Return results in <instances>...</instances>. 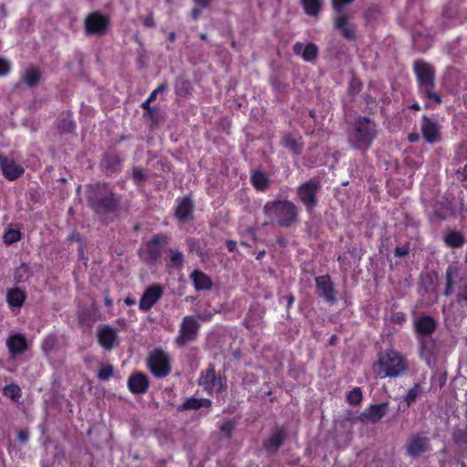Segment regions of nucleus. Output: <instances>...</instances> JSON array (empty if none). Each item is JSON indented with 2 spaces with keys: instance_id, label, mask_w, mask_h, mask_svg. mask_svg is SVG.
Instances as JSON below:
<instances>
[{
  "instance_id": "f257e3e1",
  "label": "nucleus",
  "mask_w": 467,
  "mask_h": 467,
  "mask_svg": "<svg viewBox=\"0 0 467 467\" xmlns=\"http://www.w3.org/2000/svg\"><path fill=\"white\" fill-rule=\"evenodd\" d=\"M87 198L90 209L100 218H110L112 221L130 213V201L116 192L109 183L89 184L87 189Z\"/></svg>"
},
{
  "instance_id": "f03ea898",
  "label": "nucleus",
  "mask_w": 467,
  "mask_h": 467,
  "mask_svg": "<svg viewBox=\"0 0 467 467\" xmlns=\"http://www.w3.org/2000/svg\"><path fill=\"white\" fill-rule=\"evenodd\" d=\"M377 137V124L368 117L359 116L347 130V140L350 148L362 153L368 151Z\"/></svg>"
},
{
  "instance_id": "7ed1b4c3",
  "label": "nucleus",
  "mask_w": 467,
  "mask_h": 467,
  "mask_svg": "<svg viewBox=\"0 0 467 467\" xmlns=\"http://www.w3.org/2000/svg\"><path fill=\"white\" fill-rule=\"evenodd\" d=\"M413 71L416 76L418 91L425 100H432L435 104L441 103V97L435 91V69L434 67L424 60L417 59L413 63ZM426 109L431 108L430 102Z\"/></svg>"
},
{
  "instance_id": "20e7f679",
  "label": "nucleus",
  "mask_w": 467,
  "mask_h": 467,
  "mask_svg": "<svg viewBox=\"0 0 467 467\" xmlns=\"http://www.w3.org/2000/svg\"><path fill=\"white\" fill-rule=\"evenodd\" d=\"M265 215L275 218L281 227H291L298 219L299 209L291 201L274 200L267 202L263 208Z\"/></svg>"
},
{
  "instance_id": "39448f33",
  "label": "nucleus",
  "mask_w": 467,
  "mask_h": 467,
  "mask_svg": "<svg viewBox=\"0 0 467 467\" xmlns=\"http://www.w3.org/2000/svg\"><path fill=\"white\" fill-rule=\"evenodd\" d=\"M374 367L379 368L378 375L380 378H397L405 374L409 369L407 359L393 349L386 350L384 354H381Z\"/></svg>"
},
{
  "instance_id": "423d86ee",
  "label": "nucleus",
  "mask_w": 467,
  "mask_h": 467,
  "mask_svg": "<svg viewBox=\"0 0 467 467\" xmlns=\"http://www.w3.org/2000/svg\"><path fill=\"white\" fill-rule=\"evenodd\" d=\"M445 280L443 296H451L457 285L456 300L459 304L464 303L467 306V270L451 264L446 269Z\"/></svg>"
},
{
  "instance_id": "0eeeda50",
  "label": "nucleus",
  "mask_w": 467,
  "mask_h": 467,
  "mask_svg": "<svg viewBox=\"0 0 467 467\" xmlns=\"http://www.w3.org/2000/svg\"><path fill=\"white\" fill-rule=\"evenodd\" d=\"M198 385L207 392L214 390L216 393H223L227 389V379L225 375L216 374L215 366L210 363L205 369L201 371Z\"/></svg>"
},
{
  "instance_id": "6e6552de",
  "label": "nucleus",
  "mask_w": 467,
  "mask_h": 467,
  "mask_svg": "<svg viewBox=\"0 0 467 467\" xmlns=\"http://www.w3.org/2000/svg\"><path fill=\"white\" fill-rule=\"evenodd\" d=\"M318 179H310L296 188L297 199L304 204L307 213H311L318 204L317 194L321 191Z\"/></svg>"
},
{
  "instance_id": "1a4fd4ad",
  "label": "nucleus",
  "mask_w": 467,
  "mask_h": 467,
  "mask_svg": "<svg viewBox=\"0 0 467 467\" xmlns=\"http://www.w3.org/2000/svg\"><path fill=\"white\" fill-rule=\"evenodd\" d=\"M147 366L150 373L158 379L167 377L171 371V362L169 354L160 348L149 353Z\"/></svg>"
},
{
  "instance_id": "9d476101",
  "label": "nucleus",
  "mask_w": 467,
  "mask_h": 467,
  "mask_svg": "<svg viewBox=\"0 0 467 467\" xmlns=\"http://www.w3.org/2000/svg\"><path fill=\"white\" fill-rule=\"evenodd\" d=\"M110 27V18L99 11L89 13L84 20V33L87 36H103Z\"/></svg>"
},
{
  "instance_id": "9b49d317",
  "label": "nucleus",
  "mask_w": 467,
  "mask_h": 467,
  "mask_svg": "<svg viewBox=\"0 0 467 467\" xmlns=\"http://www.w3.org/2000/svg\"><path fill=\"white\" fill-rule=\"evenodd\" d=\"M405 454L411 459H419L431 451L430 438L424 432L410 435L404 445Z\"/></svg>"
},
{
  "instance_id": "f8f14e48",
  "label": "nucleus",
  "mask_w": 467,
  "mask_h": 467,
  "mask_svg": "<svg viewBox=\"0 0 467 467\" xmlns=\"http://www.w3.org/2000/svg\"><path fill=\"white\" fill-rule=\"evenodd\" d=\"M200 329V324L193 316H186L180 324L178 336L175 337V344L179 348H183L187 344L197 339Z\"/></svg>"
},
{
  "instance_id": "ddd939ff",
  "label": "nucleus",
  "mask_w": 467,
  "mask_h": 467,
  "mask_svg": "<svg viewBox=\"0 0 467 467\" xmlns=\"http://www.w3.org/2000/svg\"><path fill=\"white\" fill-rule=\"evenodd\" d=\"M124 158L116 150L104 152L100 160V169L107 176L119 174L122 171Z\"/></svg>"
},
{
  "instance_id": "4468645a",
  "label": "nucleus",
  "mask_w": 467,
  "mask_h": 467,
  "mask_svg": "<svg viewBox=\"0 0 467 467\" xmlns=\"http://www.w3.org/2000/svg\"><path fill=\"white\" fill-rule=\"evenodd\" d=\"M389 402H381L379 404H371L368 408L365 409L353 421L360 422L362 424H375L381 420L386 416L389 410Z\"/></svg>"
},
{
  "instance_id": "2eb2a0df",
  "label": "nucleus",
  "mask_w": 467,
  "mask_h": 467,
  "mask_svg": "<svg viewBox=\"0 0 467 467\" xmlns=\"http://www.w3.org/2000/svg\"><path fill=\"white\" fill-rule=\"evenodd\" d=\"M334 29L348 41H355L358 38L357 26L350 21V16L345 13H339L333 22Z\"/></svg>"
},
{
  "instance_id": "dca6fc26",
  "label": "nucleus",
  "mask_w": 467,
  "mask_h": 467,
  "mask_svg": "<svg viewBox=\"0 0 467 467\" xmlns=\"http://www.w3.org/2000/svg\"><path fill=\"white\" fill-rule=\"evenodd\" d=\"M317 293L330 305L337 303V290L328 275H319L315 278Z\"/></svg>"
},
{
  "instance_id": "f3484780",
  "label": "nucleus",
  "mask_w": 467,
  "mask_h": 467,
  "mask_svg": "<svg viewBox=\"0 0 467 467\" xmlns=\"http://www.w3.org/2000/svg\"><path fill=\"white\" fill-rule=\"evenodd\" d=\"M167 244V236L163 234H155L152 236L146 244V253L150 263L155 264L161 257L162 251Z\"/></svg>"
},
{
  "instance_id": "a211bd4d",
  "label": "nucleus",
  "mask_w": 467,
  "mask_h": 467,
  "mask_svg": "<svg viewBox=\"0 0 467 467\" xmlns=\"http://www.w3.org/2000/svg\"><path fill=\"white\" fill-rule=\"evenodd\" d=\"M98 340L99 345L108 351L119 344L118 331L110 326H103L99 328Z\"/></svg>"
},
{
  "instance_id": "6ab92c4d",
  "label": "nucleus",
  "mask_w": 467,
  "mask_h": 467,
  "mask_svg": "<svg viewBox=\"0 0 467 467\" xmlns=\"http://www.w3.org/2000/svg\"><path fill=\"white\" fill-rule=\"evenodd\" d=\"M163 289L160 285L149 286L140 300V309L149 311L162 296Z\"/></svg>"
},
{
  "instance_id": "aec40b11",
  "label": "nucleus",
  "mask_w": 467,
  "mask_h": 467,
  "mask_svg": "<svg viewBox=\"0 0 467 467\" xmlns=\"http://www.w3.org/2000/svg\"><path fill=\"white\" fill-rule=\"evenodd\" d=\"M286 434L285 431L282 428L276 426L272 430L269 437L264 441L263 447L267 451V453L273 455L284 444Z\"/></svg>"
},
{
  "instance_id": "412c9836",
  "label": "nucleus",
  "mask_w": 467,
  "mask_h": 467,
  "mask_svg": "<svg viewBox=\"0 0 467 467\" xmlns=\"http://www.w3.org/2000/svg\"><path fill=\"white\" fill-rule=\"evenodd\" d=\"M0 167L4 177L9 181H15L21 177L25 169L14 160L0 154Z\"/></svg>"
},
{
  "instance_id": "4be33fe9",
  "label": "nucleus",
  "mask_w": 467,
  "mask_h": 467,
  "mask_svg": "<svg viewBox=\"0 0 467 467\" xmlns=\"http://www.w3.org/2000/svg\"><path fill=\"white\" fill-rule=\"evenodd\" d=\"M280 144L296 156L302 154L305 147L302 136L292 132L284 133Z\"/></svg>"
},
{
  "instance_id": "5701e85b",
  "label": "nucleus",
  "mask_w": 467,
  "mask_h": 467,
  "mask_svg": "<svg viewBox=\"0 0 467 467\" xmlns=\"http://www.w3.org/2000/svg\"><path fill=\"white\" fill-rule=\"evenodd\" d=\"M194 204L190 196H184L177 200L175 217L180 223H186L192 219Z\"/></svg>"
},
{
  "instance_id": "b1692460",
  "label": "nucleus",
  "mask_w": 467,
  "mask_h": 467,
  "mask_svg": "<svg viewBox=\"0 0 467 467\" xmlns=\"http://www.w3.org/2000/svg\"><path fill=\"white\" fill-rule=\"evenodd\" d=\"M422 136L430 143L437 142L441 140L440 128L436 119L424 115L421 123Z\"/></svg>"
},
{
  "instance_id": "393cba45",
  "label": "nucleus",
  "mask_w": 467,
  "mask_h": 467,
  "mask_svg": "<svg viewBox=\"0 0 467 467\" xmlns=\"http://www.w3.org/2000/svg\"><path fill=\"white\" fill-rule=\"evenodd\" d=\"M128 388L133 394H143L149 389V379L142 372H135L128 379Z\"/></svg>"
},
{
  "instance_id": "a878e982",
  "label": "nucleus",
  "mask_w": 467,
  "mask_h": 467,
  "mask_svg": "<svg viewBox=\"0 0 467 467\" xmlns=\"http://www.w3.org/2000/svg\"><path fill=\"white\" fill-rule=\"evenodd\" d=\"M6 346L13 357L24 354L28 348L26 337L20 333L10 336L6 340Z\"/></svg>"
},
{
  "instance_id": "bb28decb",
  "label": "nucleus",
  "mask_w": 467,
  "mask_h": 467,
  "mask_svg": "<svg viewBox=\"0 0 467 467\" xmlns=\"http://www.w3.org/2000/svg\"><path fill=\"white\" fill-rule=\"evenodd\" d=\"M415 331L424 337H429L437 328V322L430 316H423L414 321Z\"/></svg>"
},
{
  "instance_id": "cd10ccee",
  "label": "nucleus",
  "mask_w": 467,
  "mask_h": 467,
  "mask_svg": "<svg viewBox=\"0 0 467 467\" xmlns=\"http://www.w3.org/2000/svg\"><path fill=\"white\" fill-rule=\"evenodd\" d=\"M99 319V313L96 306L81 307L78 311V320L81 326L90 327Z\"/></svg>"
},
{
  "instance_id": "c85d7f7f",
  "label": "nucleus",
  "mask_w": 467,
  "mask_h": 467,
  "mask_svg": "<svg viewBox=\"0 0 467 467\" xmlns=\"http://www.w3.org/2000/svg\"><path fill=\"white\" fill-rule=\"evenodd\" d=\"M293 51L296 55H300L305 61L312 62L317 57L318 48L314 43L304 45L301 42H296L293 47Z\"/></svg>"
},
{
  "instance_id": "c756f323",
  "label": "nucleus",
  "mask_w": 467,
  "mask_h": 467,
  "mask_svg": "<svg viewBox=\"0 0 467 467\" xmlns=\"http://www.w3.org/2000/svg\"><path fill=\"white\" fill-rule=\"evenodd\" d=\"M212 400L210 399L205 398H194L191 397L186 399L181 405L177 407L178 411H185L192 410H200L202 408H205L210 410L212 407Z\"/></svg>"
},
{
  "instance_id": "7c9ffc66",
  "label": "nucleus",
  "mask_w": 467,
  "mask_h": 467,
  "mask_svg": "<svg viewBox=\"0 0 467 467\" xmlns=\"http://www.w3.org/2000/svg\"><path fill=\"white\" fill-rule=\"evenodd\" d=\"M193 286L197 291L209 290L213 286V281L209 275L201 270H193L190 275Z\"/></svg>"
},
{
  "instance_id": "2f4dec72",
  "label": "nucleus",
  "mask_w": 467,
  "mask_h": 467,
  "mask_svg": "<svg viewBox=\"0 0 467 467\" xmlns=\"http://www.w3.org/2000/svg\"><path fill=\"white\" fill-rule=\"evenodd\" d=\"M42 77V71L39 67L31 66L25 69L22 79L25 85L30 88H36Z\"/></svg>"
},
{
  "instance_id": "473e14b6",
  "label": "nucleus",
  "mask_w": 467,
  "mask_h": 467,
  "mask_svg": "<svg viewBox=\"0 0 467 467\" xmlns=\"http://www.w3.org/2000/svg\"><path fill=\"white\" fill-rule=\"evenodd\" d=\"M252 185L259 192H265L270 187V180L261 170L254 171L250 178Z\"/></svg>"
},
{
  "instance_id": "72a5a7b5",
  "label": "nucleus",
  "mask_w": 467,
  "mask_h": 467,
  "mask_svg": "<svg viewBox=\"0 0 467 467\" xmlns=\"http://www.w3.org/2000/svg\"><path fill=\"white\" fill-rule=\"evenodd\" d=\"M443 241L450 248H460L466 243V238L461 232L450 230L444 234Z\"/></svg>"
},
{
  "instance_id": "f704fd0d",
  "label": "nucleus",
  "mask_w": 467,
  "mask_h": 467,
  "mask_svg": "<svg viewBox=\"0 0 467 467\" xmlns=\"http://www.w3.org/2000/svg\"><path fill=\"white\" fill-rule=\"evenodd\" d=\"M175 93L179 97L186 98L192 94V83L182 76H178L174 83Z\"/></svg>"
},
{
  "instance_id": "c9c22d12",
  "label": "nucleus",
  "mask_w": 467,
  "mask_h": 467,
  "mask_svg": "<svg viewBox=\"0 0 467 467\" xmlns=\"http://www.w3.org/2000/svg\"><path fill=\"white\" fill-rule=\"evenodd\" d=\"M26 300V294L21 289L15 287L9 289L6 293V301L9 306L21 307Z\"/></svg>"
},
{
  "instance_id": "e433bc0d",
  "label": "nucleus",
  "mask_w": 467,
  "mask_h": 467,
  "mask_svg": "<svg viewBox=\"0 0 467 467\" xmlns=\"http://www.w3.org/2000/svg\"><path fill=\"white\" fill-rule=\"evenodd\" d=\"M143 117L150 122L149 127L153 130L164 121L165 112L161 109L155 107L149 113H143Z\"/></svg>"
},
{
  "instance_id": "4c0bfd02",
  "label": "nucleus",
  "mask_w": 467,
  "mask_h": 467,
  "mask_svg": "<svg viewBox=\"0 0 467 467\" xmlns=\"http://www.w3.org/2000/svg\"><path fill=\"white\" fill-rule=\"evenodd\" d=\"M364 19L367 21V23L369 24H376L379 22L383 17L382 9L378 5H369L365 10H364Z\"/></svg>"
},
{
  "instance_id": "58836bf2",
  "label": "nucleus",
  "mask_w": 467,
  "mask_h": 467,
  "mask_svg": "<svg viewBox=\"0 0 467 467\" xmlns=\"http://www.w3.org/2000/svg\"><path fill=\"white\" fill-rule=\"evenodd\" d=\"M304 11L310 16H316L319 14L323 0H301Z\"/></svg>"
},
{
  "instance_id": "ea45409f",
  "label": "nucleus",
  "mask_w": 467,
  "mask_h": 467,
  "mask_svg": "<svg viewBox=\"0 0 467 467\" xmlns=\"http://www.w3.org/2000/svg\"><path fill=\"white\" fill-rule=\"evenodd\" d=\"M130 176H131L132 181L134 182V184L137 187L143 186L145 182L149 178L147 170H145L140 166L132 167Z\"/></svg>"
},
{
  "instance_id": "a19ab883",
  "label": "nucleus",
  "mask_w": 467,
  "mask_h": 467,
  "mask_svg": "<svg viewBox=\"0 0 467 467\" xmlns=\"http://www.w3.org/2000/svg\"><path fill=\"white\" fill-rule=\"evenodd\" d=\"M32 275L31 268L30 266L26 264L22 263L15 272V281L16 284L19 283H25L26 282L30 276Z\"/></svg>"
},
{
  "instance_id": "79ce46f5",
  "label": "nucleus",
  "mask_w": 467,
  "mask_h": 467,
  "mask_svg": "<svg viewBox=\"0 0 467 467\" xmlns=\"http://www.w3.org/2000/svg\"><path fill=\"white\" fill-rule=\"evenodd\" d=\"M3 394L12 400L17 401L22 396V391L18 385L10 383L4 387Z\"/></svg>"
},
{
  "instance_id": "37998d69",
  "label": "nucleus",
  "mask_w": 467,
  "mask_h": 467,
  "mask_svg": "<svg viewBox=\"0 0 467 467\" xmlns=\"http://www.w3.org/2000/svg\"><path fill=\"white\" fill-rule=\"evenodd\" d=\"M422 388L420 383H416L412 388H410L407 394L404 396L403 400L406 402L407 406H411L417 400V398L421 394Z\"/></svg>"
},
{
  "instance_id": "c03bdc74",
  "label": "nucleus",
  "mask_w": 467,
  "mask_h": 467,
  "mask_svg": "<svg viewBox=\"0 0 467 467\" xmlns=\"http://www.w3.org/2000/svg\"><path fill=\"white\" fill-rule=\"evenodd\" d=\"M149 62V56L145 46L138 47L136 49V64L139 68H144Z\"/></svg>"
},
{
  "instance_id": "a18cd8bd",
  "label": "nucleus",
  "mask_w": 467,
  "mask_h": 467,
  "mask_svg": "<svg viewBox=\"0 0 467 467\" xmlns=\"http://www.w3.org/2000/svg\"><path fill=\"white\" fill-rule=\"evenodd\" d=\"M57 342V339L54 335H49L44 339L42 343V349L46 355L48 356L54 352Z\"/></svg>"
},
{
  "instance_id": "49530a36",
  "label": "nucleus",
  "mask_w": 467,
  "mask_h": 467,
  "mask_svg": "<svg viewBox=\"0 0 467 467\" xmlns=\"http://www.w3.org/2000/svg\"><path fill=\"white\" fill-rule=\"evenodd\" d=\"M363 399L362 390L360 388L356 387L350 390L347 396V400L353 406L358 405Z\"/></svg>"
},
{
  "instance_id": "de8ad7c7",
  "label": "nucleus",
  "mask_w": 467,
  "mask_h": 467,
  "mask_svg": "<svg viewBox=\"0 0 467 467\" xmlns=\"http://www.w3.org/2000/svg\"><path fill=\"white\" fill-rule=\"evenodd\" d=\"M170 254V262L176 268H182L184 263L183 254L180 251H173L172 249H169Z\"/></svg>"
},
{
  "instance_id": "09e8293b",
  "label": "nucleus",
  "mask_w": 467,
  "mask_h": 467,
  "mask_svg": "<svg viewBox=\"0 0 467 467\" xmlns=\"http://www.w3.org/2000/svg\"><path fill=\"white\" fill-rule=\"evenodd\" d=\"M270 84L274 91L278 93H285L288 88V84L281 80L279 78L274 76L270 78Z\"/></svg>"
},
{
  "instance_id": "8fccbe9b",
  "label": "nucleus",
  "mask_w": 467,
  "mask_h": 467,
  "mask_svg": "<svg viewBox=\"0 0 467 467\" xmlns=\"http://www.w3.org/2000/svg\"><path fill=\"white\" fill-rule=\"evenodd\" d=\"M57 128L62 133H70L75 129V123L70 118H63L59 119Z\"/></svg>"
},
{
  "instance_id": "3c124183",
  "label": "nucleus",
  "mask_w": 467,
  "mask_h": 467,
  "mask_svg": "<svg viewBox=\"0 0 467 467\" xmlns=\"http://www.w3.org/2000/svg\"><path fill=\"white\" fill-rule=\"evenodd\" d=\"M21 233L18 230L9 229L4 235V242L6 244H13L21 239Z\"/></svg>"
},
{
  "instance_id": "603ef678",
  "label": "nucleus",
  "mask_w": 467,
  "mask_h": 467,
  "mask_svg": "<svg viewBox=\"0 0 467 467\" xmlns=\"http://www.w3.org/2000/svg\"><path fill=\"white\" fill-rule=\"evenodd\" d=\"M114 368L112 365H105L99 370L98 378L100 380H109L113 376Z\"/></svg>"
},
{
  "instance_id": "864d4df0",
  "label": "nucleus",
  "mask_w": 467,
  "mask_h": 467,
  "mask_svg": "<svg viewBox=\"0 0 467 467\" xmlns=\"http://www.w3.org/2000/svg\"><path fill=\"white\" fill-rule=\"evenodd\" d=\"M234 430L235 423L233 420H228L224 422L220 428V431L223 433V437L227 439L232 438Z\"/></svg>"
},
{
  "instance_id": "5fc2aeb1",
  "label": "nucleus",
  "mask_w": 467,
  "mask_h": 467,
  "mask_svg": "<svg viewBox=\"0 0 467 467\" xmlns=\"http://www.w3.org/2000/svg\"><path fill=\"white\" fill-rule=\"evenodd\" d=\"M140 20L142 25L148 28H154L156 26V22L153 16V13L150 11L146 16H140Z\"/></svg>"
},
{
  "instance_id": "6e6d98bb",
  "label": "nucleus",
  "mask_w": 467,
  "mask_h": 467,
  "mask_svg": "<svg viewBox=\"0 0 467 467\" xmlns=\"http://www.w3.org/2000/svg\"><path fill=\"white\" fill-rule=\"evenodd\" d=\"M355 0H331L333 8L337 12H343L346 5H350Z\"/></svg>"
},
{
  "instance_id": "4d7b16f0",
  "label": "nucleus",
  "mask_w": 467,
  "mask_h": 467,
  "mask_svg": "<svg viewBox=\"0 0 467 467\" xmlns=\"http://www.w3.org/2000/svg\"><path fill=\"white\" fill-rule=\"evenodd\" d=\"M410 251V243H406L401 246H397L394 250V254L397 257H402L407 255Z\"/></svg>"
},
{
  "instance_id": "13d9d810",
  "label": "nucleus",
  "mask_w": 467,
  "mask_h": 467,
  "mask_svg": "<svg viewBox=\"0 0 467 467\" xmlns=\"http://www.w3.org/2000/svg\"><path fill=\"white\" fill-rule=\"evenodd\" d=\"M453 440L456 442H467V424L464 430H458L454 432Z\"/></svg>"
},
{
  "instance_id": "bf43d9fd",
  "label": "nucleus",
  "mask_w": 467,
  "mask_h": 467,
  "mask_svg": "<svg viewBox=\"0 0 467 467\" xmlns=\"http://www.w3.org/2000/svg\"><path fill=\"white\" fill-rule=\"evenodd\" d=\"M390 320L395 324H402L406 321V315L403 312H395L391 315Z\"/></svg>"
},
{
  "instance_id": "052dcab7",
  "label": "nucleus",
  "mask_w": 467,
  "mask_h": 467,
  "mask_svg": "<svg viewBox=\"0 0 467 467\" xmlns=\"http://www.w3.org/2000/svg\"><path fill=\"white\" fill-rule=\"evenodd\" d=\"M10 71V64L7 60L0 57V77L5 76Z\"/></svg>"
},
{
  "instance_id": "680f3d73",
  "label": "nucleus",
  "mask_w": 467,
  "mask_h": 467,
  "mask_svg": "<svg viewBox=\"0 0 467 467\" xmlns=\"http://www.w3.org/2000/svg\"><path fill=\"white\" fill-rule=\"evenodd\" d=\"M17 439L23 444H26L29 440V431L28 430H20L17 431Z\"/></svg>"
},
{
  "instance_id": "e2e57ef3",
  "label": "nucleus",
  "mask_w": 467,
  "mask_h": 467,
  "mask_svg": "<svg viewBox=\"0 0 467 467\" xmlns=\"http://www.w3.org/2000/svg\"><path fill=\"white\" fill-rule=\"evenodd\" d=\"M187 245L191 253L197 251L199 249L198 242L193 238H189L186 241Z\"/></svg>"
},
{
  "instance_id": "0e129e2a",
  "label": "nucleus",
  "mask_w": 467,
  "mask_h": 467,
  "mask_svg": "<svg viewBox=\"0 0 467 467\" xmlns=\"http://www.w3.org/2000/svg\"><path fill=\"white\" fill-rule=\"evenodd\" d=\"M281 300L286 301V309H289L295 302V296L292 294H288V295L284 296L281 298Z\"/></svg>"
},
{
  "instance_id": "69168bd1",
  "label": "nucleus",
  "mask_w": 467,
  "mask_h": 467,
  "mask_svg": "<svg viewBox=\"0 0 467 467\" xmlns=\"http://www.w3.org/2000/svg\"><path fill=\"white\" fill-rule=\"evenodd\" d=\"M203 8H201L200 6L197 5V7H194L192 12H191V16H192V18L193 20H197L199 18V16H201L202 14V10Z\"/></svg>"
},
{
  "instance_id": "338daca9",
  "label": "nucleus",
  "mask_w": 467,
  "mask_h": 467,
  "mask_svg": "<svg viewBox=\"0 0 467 467\" xmlns=\"http://www.w3.org/2000/svg\"><path fill=\"white\" fill-rule=\"evenodd\" d=\"M150 101L146 99L143 101L140 105V107L144 109V113H149L150 110H152L155 107L150 106Z\"/></svg>"
},
{
  "instance_id": "774afa93",
  "label": "nucleus",
  "mask_w": 467,
  "mask_h": 467,
  "mask_svg": "<svg viewBox=\"0 0 467 467\" xmlns=\"http://www.w3.org/2000/svg\"><path fill=\"white\" fill-rule=\"evenodd\" d=\"M225 245L229 252H234L236 250V242L234 240H227Z\"/></svg>"
}]
</instances>
